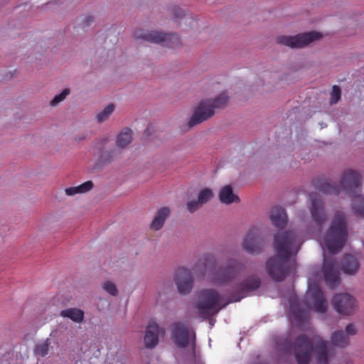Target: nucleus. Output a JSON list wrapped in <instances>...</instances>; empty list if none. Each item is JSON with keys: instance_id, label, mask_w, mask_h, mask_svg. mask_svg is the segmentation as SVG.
Instances as JSON below:
<instances>
[{"instance_id": "1", "label": "nucleus", "mask_w": 364, "mask_h": 364, "mask_svg": "<svg viewBox=\"0 0 364 364\" xmlns=\"http://www.w3.org/2000/svg\"><path fill=\"white\" fill-rule=\"evenodd\" d=\"M301 244V238L294 231H286L275 236L277 255L266 262L267 272L273 280L281 282L295 271L296 262L291 257L297 254Z\"/></svg>"}, {"instance_id": "2", "label": "nucleus", "mask_w": 364, "mask_h": 364, "mask_svg": "<svg viewBox=\"0 0 364 364\" xmlns=\"http://www.w3.org/2000/svg\"><path fill=\"white\" fill-rule=\"evenodd\" d=\"M314 188L326 195H338L341 191L353 198V209L364 218V196L359 195L361 186V176L359 173L348 169L343 173L339 186L329 183L328 180L316 178L313 181Z\"/></svg>"}, {"instance_id": "3", "label": "nucleus", "mask_w": 364, "mask_h": 364, "mask_svg": "<svg viewBox=\"0 0 364 364\" xmlns=\"http://www.w3.org/2000/svg\"><path fill=\"white\" fill-rule=\"evenodd\" d=\"M292 348L298 364H309L313 351L316 353L317 364H328V343L319 336L309 338L306 335H300L295 340Z\"/></svg>"}, {"instance_id": "4", "label": "nucleus", "mask_w": 364, "mask_h": 364, "mask_svg": "<svg viewBox=\"0 0 364 364\" xmlns=\"http://www.w3.org/2000/svg\"><path fill=\"white\" fill-rule=\"evenodd\" d=\"M244 268V265L235 260L230 259L225 267L216 269V261L211 255H206L199 259L194 271L205 275L206 273H211L212 280L217 284L228 283L234 279Z\"/></svg>"}, {"instance_id": "5", "label": "nucleus", "mask_w": 364, "mask_h": 364, "mask_svg": "<svg viewBox=\"0 0 364 364\" xmlns=\"http://www.w3.org/2000/svg\"><path fill=\"white\" fill-rule=\"evenodd\" d=\"M348 237V231L345 215L337 212L330 228L326 233L323 243L331 254H336L345 245Z\"/></svg>"}, {"instance_id": "6", "label": "nucleus", "mask_w": 364, "mask_h": 364, "mask_svg": "<svg viewBox=\"0 0 364 364\" xmlns=\"http://www.w3.org/2000/svg\"><path fill=\"white\" fill-rule=\"evenodd\" d=\"M222 299V296L214 289H207L200 291L196 303L198 314L204 318L217 314L222 309L220 306Z\"/></svg>"}, {"instance_id": "7", "label": "nucleus", "mask_w": 364, "mask_h": 364, "mask_svg": "<svg viewBox=\"0 0 364 364\" xmlns=\"http://www.w3.org/2000/svg\"><path fill=\"white\" fill-rule=\"evenodd\" d=\"M228 95L225 92H223L214 100L202 101L190 119L188 123V127H193L213 116L214 109L223 107L228 102Z\"/></svg>"}, {"instance_id": "8", "label": "nucleus", "mask_w": 364, "mask_h": 364, "mask_svg": "<svg viewBox=\"0 0 364 364\" xmlns=\"http://www.w3.org/2000/svg\"><path fill=\"white\" fill-rule=\"evenodd\" d=\"M134 38L151 43L161 44L168 48H175L181 43L178 36L176 33H164L143 29L136 31Z\"/></svg>"}, {"instance_id": "9", "label": "nucleus", "mask_w": 364, "mask_h": 364, "mask_svg": "<svg viewBox=\"0 0 364 364\" xmlns=\"http://www.w3.org/2000/svg\"><path fill=\"white\" fill-rule=\"evenodd\" d=\"M320 33L316 31H310L299 33L295 36H279L277 42L288 46L291 48H302L314 41L318 40L321 38Z\"/></svg>"}, {"instance_id": "10", "label": "nucleus", "mask_w": 364, "mask_h": 364, "mask_svg": "<svg viewBox=\"0 0 364 364\" xmlns=\"http://www.w3.org/2000/svg\"><path fill=\"white\" fill-rule=\"evenodd\" d=\"M171 338L174 344L180 348H186L191 342L194 343L196 335L188 325L182 322H176L171 325Z\"/></svg>"}, {"instance_id": "11", "label": "nucleus", "mask_w": 364, "mask_h": 364, "mask_svg": "<svg viewBox=\"0 0 364 364\" xmlns=\"http://www.w3.org/2000/svg\"><path fill=\"white\" fill-rule=\"evenodd\" d=\"M261 284L260 279L256 275L246 277L230 295V302L240 301L250 294L259 289Z\"/></svg>"}, {"instance_id": "12", "label": "nucleus", "mask_w": 364, "mask_h": 364, "mask_svg": "<svg viewBox=\"0 0 364 364\" xmlns=\"http://www.w3.org/2000/svg\"><path fill=\"white\" fill-rule=\"evenodd\" d=\"M322 271L326 284L331 289L338 285L340 282L338 263L333 257L328 258L323 252Z\"/></svg>"}, {"instance_id": "13", "label": "nucleus", "mask_w": 364, "mask_h": 364, "mask_svg": "<svg viewBox=\"0 0 364 364\" xmlns=\"http://www.w3.org/2000/svg\"><path fill=\"white\" fill-rule=\"evenodd\" d=\"M334 309L343 315H350L355 311L356 304L354 297L348 294L336 295L332 301Z\"/></svg>"}, {"instance_id": "14", "label": "nucleus", "mask_w": 364, "mask_h": 364, "mask_svg": "<svg viewBox=\"0 0 364 364\" xmlns=\"http://www.w3.org/2000/svg\"><path fill=\"white\" fill-rule=\"evenodd\" d=\"M307 298L311 303L312 309L318 313H325L327 310V302L323 294L317 284H310L307 292Z\"/></svg>"}, {"instance_id": "15", "label": "nucleus", "mask_w": 364, "mask_h": 364, "mask_svg": "<svg viewBox=\"0 0 364 364\" xmlns=\"http://www.w3.org/2000/svg\"><path fill=\"white\" fill-rule=\"evenodd\" d=\"M264 247V241L260 237L259 229L252 227L250 229L242 242V247L251 254L259 253Z\"/></svg>"}, {"instance_id": "16", "label": "nucleus", "mask_w": 364, "mask_h": 364, "mask_svg": "<svg viewBox=\"0 0 364 364\" xmlns=\"http://www.w3.org/2000/svg\"><path fill=\"white\" fill-rule=\"evenodd\" d=\"M311 206L310 208L313 220L318 227H321L326 220V214L324 210V204L316 193H311L309 196Z\"/></svg>"}, {"instance_id": "17", "label": "nucleus", "mask_w": 364, "mask_h": 364, "mask_svg": "<svg viewBox=\"0 0 364 364\" xmlns=\"http://www.w3.org/2000/svg\"><path fill=\"white\" fill-rule=\"evenodd\" d=\"M165 334V329L160 327L154 320L149 322L144 336V344L146 348H154L159 343V337Z\"/></svg>"}, {"instance_id": "18", "label": "nucleus", "mask_w": 364, "mask_h": 364, "mask_svg": "<svg viewBox=\"0 0 364 364\" xmlns=\"http://www.w3.org/2000/svg\"><path fill=\"white\" fill-rule=\"evenodd\" d=\"M175 282L181 294L189 293L193 287V278L191 272L183 267L178 268L176 273Z\"/></svg>"}, {"instance_id": "19", "label": "nucleus", "mask_w": 364, "mask_h": 364, "mask_svg": "<svg viewBox=\"0 0 364 364\" xmlns=\"http://www.w3.org/2000/svg\"><path fill=\"white\" fill-rule=\"evenodd\" d=\"M168 14L175 21H197L196 16L185 8L173 5L167 9Z\"/></svg>"}, {"instance_id": "20", "label": "nucleus", "mask_w": 364, "mask_h": 364, "mask_svg": "<svg viewBox=\"0 0 364 364\" xmlns=\"http://www.w3.org/2000/svg\"><path fill=\"white\" fill-rule=\"evenodd\" d=\"M289 304V311L293 321L295 323L304 321L308 317V311L301 308L297 299H292Z\"/></svg>"}, {"instance_id": "21", "label": "nucleus", "mask_w": 364, "mask_h": 364, "mask_svg": "<svg viewBox=\"0 0 364 364\" xmlns=\"http://www.w3.org/2000/svg\"><path fill=\"white\" fill-rule=\"evenodd\" d=\"M272 224L279 229L285 228L287 223V215L284 210L278 206L274 207L270 213Z\"/></svg>"}, {"instance_id": "22", "label": "nucleus", "mask_w": 364, "mask_h": 364, "mask_svg": "<svg viewBox=\"0 0 364 364\" xmlns=\"http://www.w3.org/2000/svg\"><path fill=\"white\" fill-rule=\"evenodd\" d=\"M169 214L170 210L168 208L163 207L159 209L150 225L151 228L154 230L161 229Z\"/></svg>"}, {"instance_id": "23", "label": "nucleus", "mask_w": 364, "mask_h": 364, "mask_svg": "<svg viewBox=\"0 0 364 364\" xmlns=\"http://www.w3.org/2000/svg\"><path fill=\"white\" fill-rule=\"evenodd\" d=\"M359 263L357 259L350 255H347L343 257L342 262V269L345 274H355L359 269Z\"/></svg>"}, {"instance_id": "24", "label": "nucleus", "mask_w": 364, "mask_h": 364, "mask_svg": "<svg viewBox=\"0 0 364 364\" xmlns=\"http://www.w3.org/2000/svg\"><path fill=\"white\" fill-rule=\"evenodd\" d=\"M219 199L221 203L230 204L232 203H238L239 197L233 193L232 188L230 186L223 187L219 193Z\"/></svg>"}, {"instance_id": "25", "label": "nucleus", "mask_w": 364, "mask_h": 364, "mask_svg": "<svg viewBox=\"0 0 364 364\" xmlns=\"http://www.w3.org/2000/svg\"><path fill=\"white\" fill-rule=\"evenodd\" d=\"M60 316L68 318L76 323H80L84 318V311L77 308H70L61 311Z\"/></svg>"}, {"instance_id": "26", "label": "nucleus", "mask_w": 364, "mask_h": 364, "mask_svg": "<svg viewBox=\"0 0 364 364\" xmlns=\"http://www.w3.org/2000/svg\"><path fill=\"white\" fill-rule=\"evenodd\" d=\"M93 188V183L91 181H87L80 186L67 188L65 190V194L68 196H73L75 194L85 193Z\"/></svg>"}, {"instance_id": "27", "label": "nucleus", "mask_w": 364, "mask_h": 364, "mask_svg": "<svg viewBox=\"0 0 364 364\" xmlns=\"http://www.w3.org/2000/svg\"><path fill=\"white\" fill-rule=\"evenodd\" d=\"M331 341L333 345L340 348H345L349 343L348 336L342 331L334 332L331 336Z\"/></svg>"}, {"instance_id": "28", "label": "nucleus", "mask_w": 364, "mask_h": 364, "mask_svg": "<svg viewBox=\"0 0 364 364\" xmlns=\"http://www.w3.org/2000/svg\"><path fill=\"white\" fill-rule=\"evenodd\" d=\"M132 141V130L129 128H125L118 135L117 139V144L118 147H126Z\"/></svg>"}, {"instance_id": "29", "label": "nucleus", "mask_w": 364, "mask_h": 364, "mask_svg": "<svg viewBox=\"0 0 364 364\" xmlns=\"http://www.w3.org/2000/svg\"><path fill=\"white\" fill-rule=\"evenodd\" d=\"M30 8L31 6L26 4L14 7L13 9V14L16 16V20H23L28 16L30 14Z\"/></svg>"}, {"instance_id": "30", "label": "nucleus", "mask_w": 364, "mask_h": 364, "mask_svg": "<svg viewBox=\"0 0 364 364\" xmlns=\"http://www.w3.org/2000/svg\"><path fill=\"white\" fill-rule=\"evenodd\" d=\"M344 20L355 22L364 21V10L355 9L344 14Z\"/></svg>"}, {"instance_id": "31", "label": "nucleus", "mask_w": 364, "mask_h": 364, "mask_svg": "<svg viewBox=\"0 0 364 364\" xmlns=\"http://www.w3.org/2000/svg\"><path fill=\"white\" fill-rule=\"evenodd\" d=\"M114 106L112 104L108 105L101 112L97 115L98 122L106 121L110 114L114 112Z\"/></svg>"}, {"instance_id": "32", "label": "nucleus", "mask_w": 364, "mask_h": 364, "mask_svg": "<svg viewBox=\"0 0 364 364\" xmlns=\"http://www.w3.org/2000/svg\"><path fill=\"white\" fill-rule=\"evenodd\" d=\"M213 196V192L210 189L203 188L198 193V200L201 205H203L209 201Z\"/></svg>"}, {"instance_id": "33", "label": "nucleus", "mask_w": 364, "mask_h": 364, "mask_svg": "<svg viewBox=\"0 0 364 364\" xmlns=\"http://www.w3.org/2000/svg\"><path fill=\"white\" fill-rule=\"evenodd\" d=\"M49 344L47 342L36 345L35 348V354L39 356H45L48 353Z\"/></svg>"}, {"instance_id": "34", "label": "nucleus", "mask_w": 364, "mask_h": 364, "mask_svg": "<svg viewBox=\"0 0 364 364\" xmlns=\"http://www.w3.org/2000/svg\"><path fill=\"white\" fill-rule=\"evenodd\" d=\"M341 94L340 87L337 85H333L331 93L330 104L337 103L341 98Z\"/></svg>"}, {"instance_id": "35", "label": "nucleus", "mask_w": 364, "mask_h": 364, "mask_svg": "<svg viewBox=\"0 0 364 364\" xmlns=\"http://www.w3.org/2000/svg\"><path fill=\"white\" fill-rule=\"evenodd\" d=\"M63 3V0H52L45 4L41 7V9L43 11H47L48 9L55 10L58 6L62 5Z\"/></svg>"}, {"instance_id": "36", "label": "nucleus", "mask_w": 364, "mask_h": 364, "mask_svg": "<svg viewBox=\"0 0 364 364\" xmlns=\"http://www.w3.org/2000/svg\"><path fill=\"white\" fill-rule=\"evenodd\" d=\"M70 93V90L68 89H65L62 91V92L59 95H57L54 97V98L50 101V105L52 106L57 105L59 102L64 100L67 95Z\"/></svg>"}, {"instance_id": "37", "label": "nucleus", "mask_w": 364, "mask_h": 364, "mask_svg": "<svg viewBox=\"0 0 364 364\" xmlns=\"http://www.w3.org/2000/svg\"><path fill=\"white\" fill-rule=\"evenodd\" d=\"M103 289L112 296H115L117 294V289L115 284L111 282H106L103 284Z\"/></svg>"}, {"instance_id": "38", "label": "nucleus", "mask_w": 364, "mask_h": 364, "mask_svg": "<svg viewBox=\"0 0 364 364\" xmlns=\"http://www.w3.org/2000/svg\"><path fill=\"white\" fill-rule=\"evenodd\" d=\"M201 204L198 200H191L187 203L186 208L190 213H194L201 207Z\"/></svg>"}, {"instance_id": "39", "label": "nucleus", "mask_w": 364, "mask_h": 364, "mask_svg": "<svg viewBox=\"0 0 364 364\" xmlns=\"http://www.w3.org/2000/svg\"><path fill=\"white\" fill-rule=\"evenodd\" d=\"M356 332H357V330L353 323H350L346 326V333H347V336L355 335L356 333Z\"/></svg>"}, {"instance_id": "40", "label": "nucleus", "mask_w": 364, "mask_h": 364, "mask_svg": "<svg viewBox=\"0 0 364 364\" xmlns=\"http://www.w3.org/2000/svg\"><path fill=\"white\" fill-rule=\"evenodd\" d=\"M96 20L95 16L92 13H87L85 15L83 23H92Z\"/></svg>"}, {"instance_id": "41", "label": "nucleus", "mask_w": 364, "mask_h": 364, "mask_svg": "<svg viewBox=\"0 0 364 364\" xmlns=\"http://www.w3.org/2000/svg\"><path fill=\"white\" fill-rule=\"evenodd\" d=\"M101 161L103 162L109 161V159H107V154L105 153L101 156Z\"/></svg>"}, {"instance_id": "42", "label": "nucleus", "mask_w": 364, "mask_h": 364, "mask_svg": "<svg viewBox=\"0 0 364 364\" xmlns=\"http://www.w3.org/2000/svg\"><path fill=\"white\" fill-rule=\"evenodd\" d=\"M151 129V125H150V126H149V127L146 129V130L144 131V136H149Z\"/></svg>"}, {"instance_id": "43", "label": "nucleus", "mask_w": 364, "mask_h": 364, "mask_svg": "<svg viewBox=\"0 0 364 364\" xmlns=\"http://www.w3.org/2000/svg\"><path fill=\"white\" fill-rule=\"evenodd\" d=\"M326 16H327V15H324L323 16H322L321 18H320L317 20L318 21H327Z\"/></svg>"}, {"instance_id": "44", "label": "nucleus", "mask_w": 364, "mask_h": 364, "mask_svg": "<svg viewBox=\"0 0 364 364\" xmlns=\"http://www.w3.org/2000/svg\"><path fill=\"white\" fill-rule=\"evenodd\" d=\"M85 138V136H81V137H80V138H79V140H82V139H84Z\"/></svg>"}]
</instances>
